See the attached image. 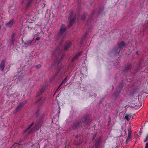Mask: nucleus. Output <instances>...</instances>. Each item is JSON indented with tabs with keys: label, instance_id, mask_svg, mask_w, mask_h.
I'll list each match as a JSON object with an SVG mask.
<instances>
[{
	"label": "nucleus",
	"instance_id": "nucleus-1",
	"mask_svg": "<svg viewBox=\"0 0 148 148\" xmlns=\"http://www.w3.org/2000/svg\"><path fill=\"white\" fill-rule=\"evenodd\" d=\"M91 115L88 114L85 115L80 121L76 120L72 124L71 128L73 130H78L80 127L89 126L91 123Z\"/></svg>",
	"mask_w": 148,
	"mask_h": 148
},
{
	"label": "nucleus",
	"instance_id": "nucleus-2",
	"mask_svg": "<svg viewBox=\"0 0 148 148\" xmlns=\"http://www.w3.org/2000/svg\"><path fill=\"white\" fill-rule=\"evenodd\" d=\"M125 44L124 41L121 42L120 43H119L118 45L113 48L112 52L115 55H117L120 51V49L125 47Z\"/></svg>",
	"mask_w": 148,
	"mask_h": 148
},
{
	"label": "nucleus",
	"instance_id": "nucleus-3",
	"mask_svg": "<svg viewBox=\"0 0 148 148\" xmlns=\"http://www.w3.org/2000/svg\"><path fill=\"white\" fill-rule=\"evenodd\" d=\"M123 83L122 82L119 84L118 87L117 88L116 92L114 94V96L116 98H117L118 97L121 90L122 88H123Z\"/></svg>",
	"mask_w": 148,
	"mask_h": 148
},
{
	"label": "nucleus",
	"instance_id": "nucleus-4",
	"mask_svg": "<svg viewBox=\"0 0 148 148\" xmlns=\"http://www.w3.org/2000/svg\"><path fill=\"white\" fill-rule=\"evenodd\" d=\"M44 117V115H42L39 120L36 123L34 127L37 130H39L43 122V119Z\"/></svg>",
	"mask_w": 148,
	"mask_h": 148
},
{
	"label": "nucleus",
	"instance_id": "nucleus-5",
	"mask_svg": "<svg viewBox=\"0 0 148 148\" xmlns=\"http://www.w3.org/2000/svg\"><path fill=\"white\" fill-rule=\"evenodd\" d=\"M66 28L64 25H62L60 29L59 34L57 36V37L62 36V34L66 31Z\"/></svg>",
	"mask_w": 148,
	"mask_h": 148
},
{
	"label": "nucleus",
	"instance_id": "nucleus-6",
	"mask_svg": "<svg viewBox=\"0 0 148 148\" xmlns=\"http://www.w3.org/2000/svg\"><path fill=\"white\" fill-rule=\"evenodd\" d=\"M132 68V66L131 64H128L125 66V69H124L123 72L127 73L128 72H130L131 69Z\"/></svg>",
	"mask_w": 148,
	"mask_h": 148
},
{
	"label": "nucleus",
	"instance_id": "nucleus-7",
	"mask_svg": "<svg viewBox=\"0 0 148 148\" xmlns=\"http://www.w3.org/2000/svg\"><path fill=\"white\" fill-rule=\"evenodd\" d=\"M71 45L72 43L70 42L69 41L66 42L65 43L64 47V50L65 51L66 50L69 48Z\"/></svg>",
	"mask_w": 148,
	"mask_h": 148
},
{
	"label": "nucleus",
	"instance_id": "nucleus-8",
	"mask_svg": "<svg viewBox=\"0 0 148 148\" xmlns=\"http://www.w3.org/2000/svg\"><path fill=\"white\" fill-rule=\"evenodd\" d=\"M96 10H94L92 13V15L90 16L89 17V18L88 19L86 23L87 25H89V24L91 22V20L92 18V16L95 13Z\"/></svg>",
	"mask_w": 148,
	"mask_h": 148
},
{
	"label": "nucleus",
	"instance_id": "nucleus-9",
	"mask_svg": "<svg viewBox=\"0 0 148 148\" xmlns=\"http://www.w3.org/2000/svg\"><path fill=\"white\" fill-rule=\"evenodd\" d=\"M5 63V61L4 60H3L1 62L0 64V69L1 71H3L4 68Z\"/></svg>",
	"mask_w": 148,
	"mask_h": 148
},
{
	"label": "nucleus",
	"instance_id": "nucleus-10",
	"mask_svg": "<svg viewBox=\"0 0 148 148\" xmlns=\"http://www.w3.org/2000/svg\"><path fill=\"white\" fill-rule=\"evenodd\" d=\"M82 53V51H80L75 55L72 59V62H73L75 60L77 59L81 55Z\"/></svg>",
	"mask_w": 148,
	"mask_h": 148
},
{
	"label": "nucleus",
	"instance_id": "nucleus-11",
	"mask_svg": "<svg viewBox=\"0 0 148 148\" xmlns=\"http://www.w3.org/2000/svg\"><path fill=\"white\" fill-rule=\"evenodd\" d=\"M14 21V19L10 20L9 22L6 24L7 26L11 27L13 25Z\"/></svg>",
	"mask_w": 148,
	"mask_h": 148
},
{
	"label": "nucleus",
	"instance_id": "nucleus-12",
	"mask_svg": "<svg viewBox=\"0 0 148 148\" xmlns=\"http://www.w3.org/2000/svg\"><path fill=\"white\" fill-rule=\"evenodd\" d=\"M33 1L34 0H26V9H27L28 8Z\"/></svg>",
	"mask_w": 148,
	"mask_h": 148
},
{
	"label": "nucleus",
	"instance_id": "nucleus-13",
	"mask_svg": "<svg viewBox=\"0 0 148 148\" xmlns=\"http://www.w3.org/2000/svg\"><path fill=\"white\" fill-rule=\"evenodd\" d=\"M75 19L76 15L74 17H73V18L71 20L69 23V24L68 25L69 27H71V26L73 25V24L75 22Z\"/></svg>",
	"mask_w": 148,
	"mask_h": 148
},
{
	"label": "nucleus",
	"instance_id": "nucleus-14",
	"mask_svg": "<svg viewBox=\"0 0 148 148\" xmlns=\"http://www.w3.org/2000/svg\"><path fill=\"white\" fill-rule=\"evenodd\" d=\"M45 88L44 87H42L41 88L40 91L38 93L37 95H36V96L37 97H38L39 96H40L41 94H42V93L45 90Z\"/></svg>",
	"mask_w": 148,
	"mask_h": 148
},
{
	"label": "nucleus",
	"instance_id": "nucleus-15",
	"mask_svg": "<svg viewBox=\"0 0 148 148\" xmlns=\"http://www.w3.org/2000/svg\"><path fill=\"white\" fill-rule=\"evenodd\" d=\"M34 40V39H33L32 40H29L26 41V42L25 43V45L27 46L32 45V42Z\"/></svg>",
	"mask_w": 148,
	"mask_h": 148
},
{
	"label": "nucleus",
	"instance_id": "nucleus-16",
	"mask_svg": "<svg viewBox=\"0 0 148 148\" xmlns=\"http://www.w3.org/2000/svg\"><path fill=\"white\" fill-rule=\"evenodd\" d=\"M67 76L65 78V79H64L62 82L60 84L59 86H58L57 89V90L58 89L60 88V87L63 84H65V83H66V82L67 80Z\"/></svg>",
	"mask_w": 148,
	"mask_h": 148
},
{
	"label": "nucleus",
	"instance_id": "nucleus-17",
	"mask_svg": "<svg viewBox=\"0 0 148 148\" xmlns=\"http://www.w3.org/2000/svg\"><path fill=\"white\" fill-rule=\"evenodd\" d=\"M24 104L22 103L18 106L16 110V112L18 111L19 110L24 106Z\"/></svg>",
	"mask_w": 148,
	"mask_h": 148
},
{
	"label": "nucleus",
	"instance_id": "nucleus-18",
	"mask_svg": "<svg viewBox=\"0 0 148 148\" xmlns=\"http://www.w3.org/2000/svg\"><path fill=\"white\" fill-rule=\"evenodd\" d=\"M131 138V134L128 133V136L126 139V142L127 143L130 141L131 140L130 139Z\"/></svg>",
	"mask_w": 148,
	"mask_h": 148
},
{
	"label": "nucleus",
	"instance_id": "nucleus-19",
	"mask_svg": "<svg viewBox=\"0 0 148 148\" xmlns=\"http://www.w3.org/2000/svg\"><path fill=\"white\" fill-rule=\"evenodd\" d=\"M100 140L99 139L96 140L95 141V145L93 146L98 147L99 143Z\"/></svg>",
	"mask_w": 148,
	"mask_h": 148
},
{
	"label": "nucleus",
	"instance_id": "nucleus-20",
	"mask_svg": "<svg viewBox=\"0 0 148 148\" xmlns=\"http://www.w3.org/2000/svg\"><path fill=\"white\" fill-rule=\"evenodd\" d=\"M74 14V12L73 11H71L70 13L69 16L68 18L69 20H70L72 18V17Z\"/></svg>",
	"mask_w": 148,
	"mask_h": 148
},
{
	"label": "nucleus",
	"instance_id": "nucleus-21",
	"mask_svg": "<svg viewBox=\"0 0 148 148\" xmlns=\"http://www.w3.org/2000/svg\"><path fill=\"white\" fill-rule=\"evenodd\" d=\"M82 143V141L81 139L79 140V142H77L76 141H75V144L77 145H80Z\"/></svg>",
	"mask_w": 148,
	"mask_h": 148
},
{
	"label": "nucleus",
	"instance_id": "nucleus-22",
	"mask_svg": "<svg viewBox=\"0 0 148 148\" xmlns=\"http://www.w3.org/2000/svg\"><path fill=\"white\" fill-rule=\"evenodd\" d=\"M34 122H33L31 125L27 128L25 130V132H27L28 130H29L31 127L33 126V125H34Z\"/></svg>",
	"mask_w": 148,
	"mask_h": 148
},
{
	"label": "nucleus",
	"instance_id": "nucleus-23",
	"mask_svg": "<svg viewBox=\"0 0 148 148\" xmlns=\"http://www.w3.org/2000/svg\"><path fill=\"white\" fill-rule=\"evenodd\" d=\"M147 141H148V133L147 134L146 138L143 141L144 143H146Z\"/></svg>",
	"mask_w": 148,
	"mask_h": 148
},
{
	"label": "nucleus",
	"instance_id": "nucleus-24",
	"mask_svg": "<svg viewBox=\"0 0 148 148\" xmlns=\"http://www.w3.org/2000/svg\"><path fill=\"white\" fill-rule=\"evenodd\" d=\"M57 51V49L56 50L55 52H54L52 54V56H55L56 57L58 55L59 53H58V54L57 55L56 54V51Z\"/></svg>",
	"mask_w": 148,
	"mask_h": 148
},
{
	"label": "nucleus",
	"instance_id": "nucleus-25",
	"mask_svg": "<svg viewBox=\"0 0 148 148\" xmlns=\"http://www.w3.org/2000/svg\"><path fill=\"white\" fill-rule=\"evenodd\" d=\"M40 110L39 109H38L37 110V111L36 113V116H38L39 115V114H40Z\"/></svg>",
	"mask_w": 148,
	"mask_h": 148
},
{
	"label": "nucleus",
	"instance_id": "nucleus-26",
	"mask_svg": "<svg viewBox=\"0 0 148 148\" xmlns=\"http://www.w3.org/2000/svg\"><path fill=\"white\" fill-rule=\"evenodd\" d=\"M140 64L139 63V64L138 65L137 68L135 70V71H137L138 70H139V69H140Z\"/></svg>",
	"mask_w": 148,
	"mask_h": 148
},
{
	"label": "nucleus",
	"instance_id": "nucleus-27",
	"mask_svg": "<svg viewBox=\"0 0 148 148\" xmlns=\"http://www.w3.org/2000/svg\"><path fill=\"white\" fill-rule=\"evenodd\" d=\"M86 15L84 14L82 16L81 19L82 20H84L85 19Z\"/></svg>",
	"mask_w": 148,
	"mask_h": 148
},
{
	"label": "nucleus",
	"instance_id": "nucleus-28",
	"mask_svg": "<svg viewBox=\"0 0 148 148\" xmlns=\"http://www.w3.org/2000/svg\"><path fill=\"white\" fill-rule=\"evenodd\" d=\"M15 41V38L14 37H12V41H11V43L12 44H13Z\"/></svg>",
	"mask_w": 148,
	"mask_h": 148
},
{
	"label": "nucleus",
	"instance_id": "nucleus-29",
	"mask_svg": "<svg viewBox=\"0 0 148 148\" xmlns=\"http://www.w3.org/2000/svg\"><path fill=\"white\" fill-rule=\"evenodd\" d=\"M42 99V97H40L36 100V103H38Z\"/></svg>",
	"mask_w": 148,
	"mask_h": 148
},
{
	"label": "nucleus",
	"instance_id": "nucleus-30",
	"mask_svg": "<svg viewBox=\"0 0 148 148\" xmlns=\"http://www.w3.org/2000/svg\"><path fill=\"white\" fill-rule=\"evenodd\" d=\"M129 116L128 115H126L125 116V118L126 120H128Z\"/></svg>",
	"mask_w": 148,
	"mask_h": 148
},
{
	"label": "nucleus",
	"instance_id": "nucleus-31",
	"mask_svg": "<svg viewBox=\"0 0 148 148\" xmlns=\"http://www.w3.org/2000/svg\"><path fill=\"white\" fill-rule=\"evenodd\" d=\"M41 66V65L40 64H38L36 66V67L37 68H40Z\"/></svg>",
	"mask_w": 148,
	"mask_h": 148
},
{
	"label": "nucleus",
	"instance_id": "nucleus-32",
	"mask_svg": "<svg viewBox=\"0 0 148 148\" xmlns=\"http://www.w3.org/2000/svg\"><path fill=\"white\" fill-rule=\"evenodd\" d=\"M33 28V27L32 26L31 24L29 25L28 26V28L29 30H30Z\"/></svg>",
	"mask_w": 148,
	"mask_h": 148
},
{
	"label": "nucleus",
	"instance_id": "nucleus-33",
	"mask_svg": "<svg viewBox=\"0 0 148 148\" xmlns=\"http://www.w3.org/2000/svg\"><path fill=\"white\" fill-rule=\"evenodd\" d=\"M128 133H131V128L130 127H129L128 128Z\"/></svg>",
	"mask_w": 148,
	"mask_h": 148
},
{
	"label": "nucleus",
	"instance_id": "nucleus-34",
	"mask_svg": "<svg viewBox=\"0 0 148 148\" xmlns=\"http://www.w3.org/2000/svg\"><path fill=\"white\" fill-rule=\"evenodd\" d=\"M40 37H38L36 38L35 40H40Z\"/></svg>",
	"mask_w": 148,
	"mask_h": 148
},
{
	"label": "nucleus",
	"instance_id": "nucleus-35",
	"mask_svg": "<svg viewBox=\"0 0 148 148\" xmlns=\"http://www.w3.org/2000/svg\"><path fill=\"white\" fill-rule=\"evenodd\" d=\"M145 148H148V142L146 143L145 147Z\"/></svg>",
	"mask_w": 148,
	"mask_h": 148
},
{
	"label": "nucleus",
	"instance_id": "nucleus-36",
	"mask_svg": "<svg viewBox=\"0 0 148 148\" xmlns=\"http://www.w3.org/2000/svg\"><path fill=\"white\" fill-rule=\"evenodd\" d=\"M79 136H80L79 135L77 134L75 136V138H78L79 137Z\"/></svg>",
	"mask_w": 148,
	"mask_h": 148
},
{
	"label": "nucleus",
	"instance_id": "nucleus-37",
	"mask_svg": "<svg viewBox=\"0 0 148 148\" xmlns=\"http://www.w3.org/2000/svg\"><path fill=\"white\" fill-rule=\"evenodd\" d=\"M111 122V121H108V126H109L110 125Z\"/></svg>",
	"mask_w": 148,
	"mask_h": 148
},
{
	"label": "nucleus",
	"instance_id": "nucleus-38",
	"mask_svg": "<svg viewBox=\"0 0 148 148\" xmlns=\"http://www.w3.org/2000/svg\"><path fill=\"white\" fill-rule=\"evenodd\" d=\"M15 34L14 33H13L12 36V37H14V38H15Z\"/></svg>",
	"mask_w": 148,
	"mask_h": 148
},
{
	"label": "nucleus",
	"instance_id": "nucleus-39",
	"mask_svg": "<svg viewBox=\"0 0 148 148\" xmlns=\"http://www.w3.org/2000/svg\"><path fill=\"white\" fill-rule=\"evenodd\" d=\"M142 127H141L140 130V134H141V133L142 132V131L141 130Z\"/></svg>",
	"mask_w": 148,
	"mask_h": 148
},
{
	"label": "nucleus",
	"instance_id": "nucleus-40",
	"mask_svg": "<svg viewBox=\"0 0 148 148\" xmlns=\"http://www.w3.org/2000/svg\"><path fill=\"white\" fill-rule=\"evenodd\" d=\"M111 118L110 117V116H109V121H111Z\"/></svg>",
	"mask_w": 148,
	"mask_h": 148
},
{
	"label": "nucleus",
	"instance_id": "nucleus-41",
	"mask_svg": "<svg viewBox=\"0 0 148 148\" xmlns=\"http://www.w3.org/2000/svg\"><path fill=\"white\" fill-rule=\"evenodd\" d=\"M96 136L95 135L93 136L92 137V138L93 139H94Z\"/></svg>",
	"mask_w": 148,
	"mask_h": 148
},
{
	"label": "nucleus",
	"instance_id": "nucleus-42",
	"mask_svg": "<svg viewBox=\"0 0 148 148\" xmlns=\"http://www.w3.org/2000/svg\"><path fill=\"white\" fill-rule=\"evenodd\" d=\"M136 54H137V55H139V54H138V51H136Z\"/></svg>",
	"mask_w": 148,
	"mask_h": 148
},
{
	"label": "nucleus",
	"instance_id": "nucleus-43",
	"mask_svg": "<svg viewBox=\"0 0 148 148\" xmlns=\"http://www.w3.org/2000/svg\"><path fill=\"white\" fill-rule=\"evenodd\" d=\"M92 148H98L97 147L93 146Z\"/></svg>",
	"mask_w": 148,
	"mask_h": 148
},
{
	"label": "nucleus",
	"instance_id": "nucleus-44",
	"mask_svg": "<svg viewBox=\"0 0 148 148\" xmlns=\"http://www.w3.org/2000/svg\"><path fill=\"white\" fill-rule=\"evenodd\" d=\"M58 72H58L57 73H56V74L55 76H56V75H57L58 73Z\"/></svg>",
	"mask_w": 148,
	"mask_h": 148
},
{
	"label": "nucleus",
	"instance_id": "nucleus-45",
	"mask_svg": "<svg viewBox=\"0 0 148 148\" xmlns=\"http://www.w3.org/2000/svg\"><path fill=\"white\" fill-rule=\"evenodd\" d=\"M101 101H100V102H99V103H101Z\"/></svg>",
	"mask_w": 148,
	"mask_h": 148
},
{
	"label": "nucleus",
	"instance_id": "nucleus-46",
	"mask_svg": "<svg viewBox=\"0 0 148 148\" xmlns=\"http://www.w3.org/2000/svg\"><path fill=\"white\" fill-rule=\"evenodd\" d=\"M24 1H23V3H24Z\"/></svg>",
	"mask_w": 148,
	"mask_h": 148
},
{
	"label": "nucleus",
	"instance_id": "nucleus-47",
	"mask_svg": "<svg viewBox=\"0 0 148 148\" xmlns=\"http://www.w3.org/2000/svg\"><path fill=\"white\" fill-rule=\"evenodd\" d=\"M62 57H61V59H62Z\"/></svg>",
	"mask_w": 148,
	"mask_h": 148
}]
</instances>
